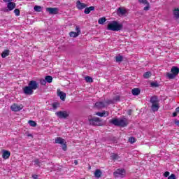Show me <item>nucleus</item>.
Listing matches in <instances>:
<instances>
[{"label": "nucleus", "mask_w": 179, "mask_h": 179, "mask_svg": "<svg viewBox=\"0 0 179 179\" xmlns=\"http://www.w3.org/2000/svg\"><path fill=\"white\" fill-rule=\"evenodd\" d=\"M92 10H94V6H90L88 8L85 7L84 13H85V15H89V13H90V12H92Z\"/></svg>", "instance_id": "aec40b11"}, {"label": "nucleus", "mask_w": 179, "mask_h": 179, "mask_svg": "<svg viewBox=\"0 0 179 179\" xmlns=\"http://www.w3.org/2000/svg\"><path fill=\"white\" fill-rule=\"evenodd\" d=\"M109 113L108 111L103 110L101 112H97L95 113V115H98V117H108Z\"/></svg>", "instance_id": "dca6fc26"}, {"label": "nucleus", "mask_w": 179, "mask_h": 179, "mask_svg": "<svg viewBox=\"0 0 179 179\" xmlns=\"http://www.w3.org/2000/svg\"><path fill=\"white\" fill-rule=\"evenodd\" d=\"M55 143H58L59 145H62V149L64 152H66L68 149V146L66 145V141H65V139L61 138V137H57L55 140Z\"/></svg>", "instance_id": "423d86ee"}, {"label": "nucleus", "mask_w": 179, "mask_h": 179, "mask_svg": "<svg viewBox=\"0 0 179 179\" xmlns=\"http://www.w3.org/2000/svg\"><path fill=\"white\" fill-rule=\"evenodd\" d=\"M46 12H48L49 15H58L59 9L57 7H48L46 8Z\"/></svg>", "instance_id": "6e6552de"}, {"label": "nucleus", "mask_w": 179, "mask_h": 179, "mask_svg": "<svg viewBox=\"0 0 179 179\" xmlns=\"http://www.w3.org/2000/svg\"><path fill=\"white\" fill-rule=\"evenodd\" d=\"M169 176H170V172H169V171H166L164 173V177H169Z\"/></svg>", "instance_id": "79ce46f5"}, {"label": "nucleus", "mask_w": 179, "mask_h": 179, "mask_svg": "<svg viewBox=\"0 0 179 179\" xmlns=\"http://www.w3.org/2000/svg\"><path fill=\"white\" fill-rule=\"evenodd\" d=\"M150 102L151 103L150 108L153 113H156V111H159V108H160V100H159V97L156 95L150 97Z\"/></svg>", "instance_id": "7ed1b4c3"}, {"label": "nucleus", "mask_w": 179, "mask_h": 179, "mask_svg": "<svg viewBox=\"0 0 179 179\" xmlns=\"http://www.w3.org/2000/svg\"><path fill=\"white\" fill-rule=\"evenodd\" d=\"M110 159L113 160V162H116V160H120V157L118 154L113 153L110 155Z\"/></svg>", "instance_id": "5701e85b"}, {"label": "nucleus", "mask_w": 179, "mask_h": 179, "mask_svg": "<svg viewBox=\"0 0 179 179\" xmlns=\"http://www.w3.org/2000/svg\"><path fill=\"white\" fill-rule=\"evenodd\" d=\"M129 142H130V143H135V142H136V139H135L134 137H130L129 138Z\"/></svg>", "instance_id": "4c0bfd02"}, {"label": "nucleus", "mask_w": 179, "mask_h": 179, "mask_svg": "<svg viewBox=\"0 0 179 179\" xmlns=\"http://www.w3.org/2000/svg\"><path fill=\"white\" fill-rule=\"evenodd\" d=\"M147 6L144 7L143 10H149L150 9V4L148 3V4H146Z\"/></svg>", "instance_id": "ea45409f"}, {"label": "nucleus", "mask_w": 179, "mask_h": 179, "mask_svg": "<svg viewBox=\"0 0 179 179\" xmlns=\"http://www.w3.org/2000/svg\"><path fill=\"white\" fill-rule=\"evenodd\" d=\"M28 86L32 90H37L38 89V83L36 80H31L29 81Z\"/></svg>", "instance_id": "f8f14e48"}, {"label": "nucleus", "mask_w": 179, "mask_h": 179, "mask_svg": "<svg viewBox=\"0 0 179 179\" xmlns=\"http://www.w3.org/2000/svg\"><path fill=\"white\" fill-rule=\"evenodd\" d=\"M127 13V10L121 7L117 8V15H125Z\"/></svg>", "instance_id": "4be33fe9"}, {"label": "nucleus", "mask_w": 179, "mask_h": 179, "mask_svg": "<svg viewBox=\"0 0 179 179\" xmlns=\"http://www.w3.org/2000/svg\"><path fill=\"white\" fill-rule=\"evenodd\" d=\"M106 21H107V19L106 18V17H102L99 19L98 23L99 24H104V22Z\"/></svg>", "instance_id": "a878e982"}, {"label": "nucleus", "mask_w": 179, "mask_h": 179, "mask_svg": "<svg viewBox=\"0 0 179 179\" xmlns=\"http://www.w3.org/2000/svg\"><path fill=\"white\" fill-rule=\"evenodd\" d=\"M10 109L12 111L17 113V111H20V110H23V105H18L17 103H13L10 106Z\"/></svg>", "instance_id": "9b49d317"}, {"label": "nucleus", "mask_w": 179, "mask_h": 179, "mask_svg": "<svg viewBox=\"0 0 179 179\" xmlns=\"http://www.w3.org/2000/svg\"><path fill=\"white\" fill-rule=\"evenodd\" d=\"M131 114H132V110L130 109L128 110V115H131Z\"/></svg>", "instance_id": "49530a36"}, {"label": "nucleus", "mask_w": 179, "mask_h": 179, "mask_svg": "<svg viewBox=\"0 0 179 179\" xmlns=\"http://www.w3.org/2000/svg\"><path fill=\"white\" fill-rule=\"evenodd\" d=\"M55 115L58 118L62 119V118H68L69 117V114H68V112L64 111V110H60L58 112L55 113Z\"/></svg>", "instance_id": "1a4fd4ad"}, {"label": "nucleus", "mask_w": 179, "mask_h": 179, "mask_svg": "<svg viewBox=\"0 0 179 179\" xmlns=\"http://www.w3.org/2000/svg\"><path fill=\"white\" fill-rule=\"evenodd\" d=\"M10 157V152L8 150H4L3 152V154H2L3 159H5L6 160V159H8Z\"/></svg>", "instance_id": "6ab92c4d"}, {"label": "nucleus", "mask_w": 179, "mask_h": 179, "mask_svg": "<svg viewBox=\"0 0 179 179\" xmlns=\"http://www.w3.org/2000/svg\"><path fill=\"white\" fill-rule=\"evenodd\" d=\"M133 96H139L141 94V90L139 88H134L131 90Z\"/></svg>", "instance_id": "f3484780"}, {"label": "nucleus", "mask_w": 179, "mask_h": 179, "mask_svg": "<svg viewBox=\"0 0 179 179\" xmlns=\"http://www.w3.org/2000/svg\"><path fill=\"white\" fill-rule=\"evenodd\" d=\"M76 30L77 32L71 31L69 33L70 37H78V36H79V34H80V28H79V27L76 26Z\"/></svg>", "instance_id": "4468645a"}, {"label": "nucleus", "mask_w": 179, "mask_h": 179, "mask_svg": "<svg viewBox=\"0 0 179 179\" xmlns=\"http://www.w3.org/2000/svg\"><path fill=\"white\" fill-rule=\"evenodd\" d=\"M7 8H8V9L6 10V12H10V11L13 10V9H15V8H16V3H15V2L8 3Z\"/></svg>", "instance_id": "ddd939ff"}, {"label": "nucleus", "mask_w": 179, "mask_h": 179, "mask_svg": "<svg viewBox=\"0 0 179 179\" xmlns=\"http://www.w3.org/2000/svg\"><path fill=\"white\" fill-rule=\"evenodd\" d=\"M27 136H28V137L33 138V135H32V134H28Z\"/></svg>", "instance_id": "603ef678"}, {"label": "nucleus", "mask_w": 179, "mask_h": 179, "mask_svg": "<svg viewBox=\"0 0 179 179\" xmlns=\"http://www.w3.org/2000/svg\"><path fill=\"white\" fill-rule=\"evenodd\" d=\"M139 3H143V5H148L149 1L148 0H138Z\"/></svg>", "instance_id": "e433bc0d"}, {"label": "nucleus", "mask_w": 179, "mask_h": 179, "mask_svg": "<svg viewBox=\"0 0 179 179\" xmlns=\"http://www.w3.org/2000/svg\"><path fill=\"white\" fill-rule=\"evenodd\" d=\"M23 93L26 94L27 96H31L34 93V90H32L29 85L25 86L22 88Z\"/></svg>", "instance_id": "9d476101"}, {"label": "nucleus", "mask_w": 179, "mask_h": 179, "mask_svg": "<svg viewBox=\"0 0 179 179\" xmlns=\"http://www.w3.org/2000/svg\"><path fill=\"white\" fill-rule=\"evenodd\" d=\"M52 107H53L54 110H57L58 108V103H52Z\"/></svg>", "instance_id": "58836bf2"}, {"label": "nucleus", "mask_w": 179, "mask_h": 179, "mask_svg": "<svg viewBox=\"0 0 179 179\" xmlns=\"http://www.w3.org/2000/svg\"><path fill=\"white\" fill-rule=\"evenodd\" d=\"M34 10H35V12H41V6H35L34 7Z\"/></svg>", "instance_id": "f704fd0d"}, {"label": "nucleus", "mask_w": 179, "mask_h": 179, "mask_svg": "<svg viewBox=\"0 0 179 179\" xmlns=\"http://www.w3.org/2000/svg\"><path fill=\"white\" fill-rule=\"evenodd\" d=\"M168 179H176V175L174 173H171V176L168 177Z\"/></svg>", "instance_id": "a19ab883"}, {"label": "nucleus", "mask_w": 179, "mask_h": 179, "mask_svg": "<svg viewBox=\"0 0 179 179\" xmlns=\"http://www.w3.org/2000/svg\"><path fill=\"white\" fill-rule=\"evenodd\" d=\"M123 59H124V57L121 55H118L115 57L116 62H122Z\"/></svg>", "instance_id": "7c9ffc66"}, {"label": "nucleus", "mask_w": 179, "mask_h": 179, "mask_svg": "<svg viewBox=\"0 0 179 179\" xmlns=\"http://www.w3.org/2000/svg\"><path fill=\"white\" fill-rule=\"evenodd\" d=\"M152 76V73L150 71H147L143 74V78L145 79H149Z\"/></svg>", "instance_id": "c756f323"}, {"label": "nucleus", "mask_w": 179, "mask_h": 179, "mask_svg": "<svg viewBox=\"0 0 179 179\" xmlns=\"http://www.w3.org/2000/svg\"><path fill=\"white\" fill-rule=\"evenodd\" d=\"M87 5L85 4V3L80 2V1H78L76 2V8L77 9H79V10H82V9H85V8H87Z\"/></svg>", "instance_id": "2eb2a0df"}, {"label": "nucleus", "mask_w": 179, "mask_h": 179, "mask_svg": "<svg viewBox=\"0 0 179 179\" xmlns=\"http://www.w3.org/2000/svg\"><path fill=\"white\" fill-rule=\"evenodd\" d=\"M102 174H103V173L101 172V171L100 169H96L94 172V176L96 178H100V177H101Z\"/></svg>", "instance_id": "b1692460"}, {"label": "nucleus", "mask_w": 179, "mask_h": 179, "mask_svg": "<svg viewBox=\"0 0 179 179\" xmlns=\"http://www.w3.org/2000/svg\"><path fill=\"white\" fill-rule=\"evenodd\" d=\"M57 94H58L59 97H60L61 100H62V101H65V99H66V94L60 91L58 92Z\"/></svg>", "instance_id": "a211bd4d"}, {"label": "nucleus", "mask_w": 179, "mask_h": 179, "mask_svg": "<svg viewBox=\"0 0 179 179\" xmlns=\"http://www.w3.org/2000/svg\"><path fill=\"white\" fill-rule=\"evenodd\" d=\"M74 164L76 166H78V160H74Z\"/></svg>", "instance_id": "8fccbe9b"}, {"label": "nucleus", "mask_w": 179, "mask_h": 179, "mask_svg": "<svg viewBox=\"0 0 179 179\" xmlns=\"http://www.w3.org/2000/svg\"><path fill=\"white\" fill-rule=\"evenodd\" d=\"M32 178L38 179V176H37L36 174H34V175L32 176Z\"/></svg>", "instance_id": "c03bdc74"}, {"label": "nucleus", "mask_w": 179, "mask_h": 179, "mask_svg": "<svg viewBox=\"0 0 179 179\" xmlns=\"http://www.w3.org/2000/svg\"><path fill=\"white\" fill-rule=\"evenodd\" d=\"M9 50H6L1 53L2 58H6V57H8L9 55Z\"/></svg>", "instance_id": "bb28decb"}, {"label": "nucleus", "mask_w": 179, "mask_h": 179, "mask_svg": "<svg viewBox=\"0 0 179 179\" xmlns=\"http://www.w3.org/2000/svg\"><path fill=\"white\" fill-rule=\"evenodd\" d=\"M34 163V166H36L37 167H41V163H43V162L40 161L39 159H35Z\"/></svg>", "instance_id": "393cba45"}, {"label": "nucleus", "mask_w": 179, "mask_h": 179, "mask_svg": "<svg viewBox=\"0 0 179 179\" xmlns=\"http://www.w3.org/2000/svg\"><path fill=\"white\" fill-rule=\"evenodd\" d=\"M113 176L116 178H124L125 177V169H117L114 173Z\"/></svg>", "instance_id": "0eeeda50"}, {"label": "nucleus", "mask_w": 179, "mask_h": 179, "mask_svg": "<svg viewBox=\"0 0 179 179\" xmlns=\"http://www.w3.org/2000/svg\"><path fill=\"white\" fill-rule=\"evenodd\" d=\"M174 123L177 125V127H179V120H175Z\"/></svg>", "instance_id": "37998d69"}, {"label": "nucleus", "mask_w": 179, "mask_h": 179, "mask_svg": "<svg viewBox=\"0 0 179 179\" xmlns=\"http://www.w3.org/2000/svg\"><path fill=\"white\" fill-rule=\"evenodd\" d=\"M39 83H40V85H41L42 86H45V85H47V82L45 81V79H43V78H41L39 80Z\"/></svg>", "instance_id": "2f4dec72"}, {"label": "nucleus", "mask_w": 179, "mask_h": 179, "mask_svg": "<svg viewBox=\"0 0 179 179\" xmlns=\"http://www.w3.org/2000/svg\"><path fill=\"white\" fill-rule=\"evenodd\" d=\"M178 114L177 112L173 113V117H177Z\"/></svg>", "instance_id": "09e8293b"}, {"label": "nucleus", "mask_w": 179, "mask_h": 179, "mask_svg": "<svg viewBox=\"0 0 179 179\" xmlns=\"http://www.w3.org/2000/svg\"><path fill=\"white\" fill-rule=\"evenodd\" d=\"M45 80L48 83H52V76H48L45 77Z\"/></svg>", "instance_id": "cd10ccee"}, {"label": "nucleus", "mask_w": 179, "mask_h": 179, "mask_svg": "<svg viewBox=\"0 0 179 179\" xmlns=\"http://www.w3.org/2000/svg\"><path fill=\"white\" fill-rule=\"evenodd\" d=\"M151 85H152V86H155V87H157V83H151Z\"/></svg>", "instance_id": "a18cd8bd"}, {"label": "nucleus", "mask_w": 179, "mask_h": 179, "mask_svg": "<svg viewBox=\"0 0 179 179\" xmlns=\"http://www.w3.org/2000/svg\"><path fill=\"white\" fill-rule=\"evenodd\" d=\"M122 24H120L117 21H112L108 24L106 29L110 31H120V30H122Z\"/></svg>", "instance_id": "20e7f679"}, {"label": "nucleus", "mask_w": 179, "mask_h": 179, "mask_svg": "<svg viewBox=\"0 0 179 179\" xmlns=\"http://www.w3.org/2000/svg\"><path fill=\"white\" fill-rule=\"evenodd\" d=\"M120 96H116L113 98V101H108V103H109V104H113L114 101H120Z\"/></svg>", "instance_id": "c85d7f7f"}, {"label": "nucleus", "mask_w": 179, "mask_h": 179, "mask_svg": "<svg viewBox=\"0 0 179 179\" xmlns=\"http://www.w3.org/2000/svg\"><path fill=\"white\" fill-rule=\"evenodd\" d=\"M176 112L179 113V106L176 108Z\"/></svg>", "instance_id": "3c124183"}, {"label": "nucleus", "mask_w": 179, "mask_h": 179, "mask_svg": "<svg viewBox=\"0 0 179 179\" xmlns=\"http://www.w3.org/2000/svg\"><path fill=\"white\" fill-rule=\"evenodd\" d=\"M85 79L86 82H88L89 83H92L93 82V78L90 76H85Z\"/></svg>", "instance_id": "72a5a7b5"}, {"label": "nucleus", "mask_w": 179, "mask_h": 179, "mask_svg": "<svg viewBox=\"0 0 179 179\" xmlns=\"http://www.w3.org/2000/svg\"><path fill=\"white\" fill-rule=\"evenodd\" d=\"M0 68H1V64H0Z\"/></svg>", "instance_id": "864d4df0"}, {"label": "nucleus", "mask_w": 179, "mask_h": 179, "mask_svg": "<svg viewBox=\"0 0 179 179\" xmlns=\"http://www.w3.org/2000/svg\"><path fill=\"white\" fill-rule=\"evenodd\" d=\"M110 124H113L115 127H122V128H125L128 127V119L124 117L122 119L113 118L109 121Z\"/></svg>", "instance_id": "f03ea898"}, {"label": "nucleus", "mask_w": 179, "mask_h": 179, "mask_svg": "<svg viewBox=\"0 0 179 179\" xmlns=\"http://www.w3.org/2000/svg\"><path fill=\"white\" fill-rule=\"evenodd\" d=\"M3 2H6V3L8 2V3H9V2H12V1H13V0H3Z\"/></svg>", "instance_id": "de8ad7c7"}, {"label": "nucleus", "mask_w": 179, "mask_h": 179, "mask_svg": "<svg viewBox=\"0 0 179 179\" xmlns=\"http://www.w3.org/2000/svg\"><path fill=\"white\" fill-rule=\"evenodd\" d=\"M28 124H29L31 127H37V123L34 120H29Z\"/></svg>", "instance_id": "473e14b6"}, {"label": "nucleus", "mask_w": 179, "mask_h": 179, "mask_svg": "<svg viewBox=\"0 0 179 179\" xmlns=\"http://www.w3.org/2000/svg\"><path fill=\"white\" fill-rule=\"evenodd\" d=\"M171 73H166V76L169 79H174L179 73V68L177 66H173L171 69Z\"/></svg>", "instance_id": "39448f33"}, {"label": "nucleus", "mask_w": 179, "mask_h": 179, "mask_svg": "<svg viewBox=\"0 0 179 179\" xmlns=\"http://www.w3.org/2000/svg\"><path fill=\"white\" fill-rule=\"evenodd\" d=\"M14 13H15V16H20V10L15 8L14 10Z\"/></svg>", "instance_id": "c9c22d12"}, {"label": "nucleus", "mask_w": 179, "mask_h": 179, "mask_svg": "<svg viewBox=\"0 0 179 179\" xmlns=\"http://www.w3.org/2000/svg\"><path fill=\"white\" fill-rule=\"evenodd\" d=\"M95 107L96 108H104V107H106V105L104 104V102L99 101L95 103Z\"/></svg>", "instance_id": "412c9836"}, {"label": "nucleus", "mask_w": 179, "mask_h": 179, "mask_svg": "<svg viewBox=\"0 0 179 179\" xmlns=\"http://www.w3.org/2000/svg\"><path fill=\"white\" fill-rule=\"evenodd\" d=\"M88 122L89 125H91V127H103V125H104L103 120L100 117L93 115L88 116Z\"/></svg>", "instance_id": "f257e3e1"}]
</instances>
